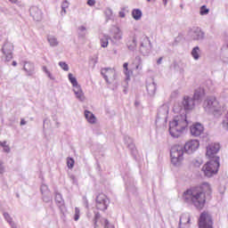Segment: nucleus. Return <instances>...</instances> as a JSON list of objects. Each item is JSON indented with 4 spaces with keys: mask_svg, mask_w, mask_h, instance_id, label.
Listing matches in <instances>:
<instances>
[{
    "mask_svg": "<svg viewBox=\"0 0 228 228\" xmlns=\"http://www.w3.org/2000/svg\"><path fill=\"white\" fill-rule=\"evenodd\" d=\"M148 2H151V0H147Z\"/></svg>",
    "mask_w": 228,
    "mask_h": 228,
    "instance_id": "nucleus-48",
    "label": "nucleus"
},
{
    "mask_svg": "<svg viewBox=\"0 0 228 228\" xmlns=\"http://www.w3.org/2000/svg\"><path fill=\"white\" fill-rule=\"evenodd\" d=\"M98 218H99V216L98 215H96L95 216V228H97L98 227V225H97V220H98Z\"/></svg>",
    "mask_w": 228,
    "mask_h": 228,
    "instance_id": "nucleus-39",
    "label": "nucleus"
},
{
    "mask_svg": "<svg viewBox=\"0 0 228 228\" xmlns=\"http://www.w3.org/2000/svg\"><path fill=\"white\" fill-rule=\"evenodd\" d=\"M203 108L211 110V111H222L225 108V104L221 103L216 97H210L204 101Z\"/></svg>",
    "mask_w": 228,
    "mask_h": 228,
    "instance_id": "nucleus-5",
    "label": "nucleus"
},
{
    "mask_svg": "<svg viewBox=\"0 0 228 228\" xmlns=\"http://www.w3.org/2000/svg\"><path fill=\"white\" fill-rule=\"evenodd\" d=\"M20 126H26V120L21 119L20 120Z\"/></svg>",
    "mask_w": 228,
    "mask_h": 228,
    "instance_id": "nucleus-40",
    "label": "nucleus"
},
{
    "mask_svg": "<svg viewBox=\"0 0 228 228\" xmlns=\"http://www.w3.org/2000/svg\"><path fill=\"white\" fill-rule=\"evenodd\" d=\"M12 67H17V61H12Z\"/></svg>",
    "mask_w": 228,
    "mask_h": 228,
    "instance_id": "nucleus-42",
    "label": "nucleus"
},
{
    "mask_svg": "<svg viewBox=\"0 0 228 228\" xmlns=\"http://www.w3.org/2000/svg\"><path fill=\"white\" fill-rule=\"evenodd\" d=\"M87 4H88L89 6H94V5L95 4V0H88V1H87Z\"/></svg>",
    "mask_w": 228,
    "mask_h": 228,
    "instance_id": "nucleus-35",
    "label": "nucleus"
},
{
    "mask_svg": "<svg viewBox=\"0 0 228 228\" xmlns=\"http://www.w3.org/2000/svg\"><path fill=\"white\" fill-rule=\"evenodd\" d=\"M9 1H10V3H12V4H17L18 0H9Z\"/></svg>",
    "mask_w": 228,
    "mask_h": 228,
    "instance_id": "nucleus-41",
    "label": "nucleus"
},
{
    "mask_svg": "<svg viewBox=\"0 0 228 228\" xmlns=\"http://www.w3.org/2000/svg\"><path fill=\"white\" fill-rule=\"evenodd\" d=\"M4 216L5 220L8 222V224H10L12 228H17V224H15V223L13 222V219L10 217V214L4 213Z\"/></svg>",
    "mask_w": 228,
    "mask_h": 228,
    "instance_id": "nucleus-18",
    "label": "nucleus"
},
{
    "mask_svg": "<svg viewBox=\"0 0 228 228\" xmlns=\"http://www.w3.org/2000/svg\"><path fill=\"white\" fill-rule=\"evenodd\" d=\"M73 92L77 97V99H78V101H85L86 97H85V93H83V89H81V86H77L76 87H73Z\"/></svg>",
    "mask_w": 228,
    "mask_h": 228,
    "instance_id": "nucleus-13",
    "label": "nucleus"
},
{
    "mask_svg": "<svg viewBox=\"0 0 228 228\" xmlns=\"http://www.w3.org/2000/svg\"><path fill=\"white\" fill-rule=\"evenodd\" d=\"M190 215L183 214L180 217V225H186V224H190Z\"/></svg>",
    "mask_w": 228,
    "mask_h": 228,
    "instance_id": "nucleus-16",
    "label": "nucleus"
},
{
    "mask_svg": "<svg viewBox=\"0 0 228 228\" xmlns=\"http://www.w3.org/2000/svg\"><path fill=\"white\" fill-rule=\"evenodd\" d=\"M200 38H204V32L200 28H197L194 32V40H200Z\"/></svg>",
    "mask_w": 228,
    "mask_h": 228,
    "instance_id": "nucleus-20",
    "label": "nucleus"
},
{
    "mask_svg": "<svg viewBox=\"0 0 228 228\" xmlns=\"http://www.w3.org/2000/svg\"><path fill=\"white\" fill-rule=\"evenodd\" d=\"M165 1V4H167V0H164Z\"/></svg>",
    "mask_w": 228,
    "mask_h": 228,
    "instance_id": "nucleus-46",
    "label": "nucleus"
},
{
    "mask_svg": "<svg viewBox=\"0 0 228 228\" xmlns=\"http://www.w3.org/2000/svg\"><path fill=\"white\" fill-rule=\"evenodd\" d=\"M3 53L5 55V60L11 61L13 60V45L12 43H6L3 46Z\"/></svg>",
    "mask_w": 228,
    "mask_h": 228,
    "instance_id": "nucleus-10",
    "label": "nucleus"
},
{
    "mask_svg": "<svg viewBox=\"0 0 228 228\" xmlns=\"http://www.w3.org/2000/svg\"><path fill=\"white\" fill-rule=\"evenodd\" d=\"M134 45H136V41L135 40H134Z\"/></svg>",
    "mask_w": 228,
    "mask_h": 228,
    "instance_id": "nucleus-44",
    "label": "nucleus"
},
{
    "mask_svg": "<svg viewBox=\"0 0 228 228\" xmlns=\"http://www.w3.org/2000/svg\"><path fill=\"white\" fill-rule=\"evenodd\" d=\"M102 76H103L105 81L107 83L110 81V79H115L117 76V71L113 68H102L101 70Z\"/></svg>",
    "mask_w": 228,
    "mask_h": 228,
    "instance_id": "nucleus-9",
    "label": "nucleus"
},
{
    "mask_svg": "<svg viewBox=\"0 0 228 228\" xmlns=\"http://www.w3.org/2000/svg\"><path fill=\"white\" fill-rule=\"evenodd\" d=\"M79 215H80L79 208H75V216H74L75 222H77V220H79Z\"/></svg>",
    "mask_w": 228,
    "mask_h": 228,
    "instance_id": "nucleus-31",
    "label": "nucleus"
},
{
    "mask_svg": "<svg viewBox=\"0 0 228 228\" xmlns=\"http://www.w3.org/2000/svg\"><path fill=\"white\" fill-rule=\"evenodd\" d=\"M0 174H4V166L3 164H0Z\"/></svg>",
    "mask_w": 228,
    "mask_h": 228,
    "instance_id": "nucleus-36",
    "label": "nucleus"
},
{
    "mask_svg": "<svg viewBox=\"0 0 228 228\" xmlns=\"http://www.w3.org/2000/svg\"><path fill=\"white\" fill-rule=\"evenodd\" d=\"M48 42L53 47H56V45H58V39L54 37H48Z\"/></svg>",
    "mask_w": 228,
    "mask_h": 228,
    "instance_id": "nucleus-26",
    "label": "nucleus"
},
{
    "mask_svg": "<svg viewBox=\"0 0 228 228\" xmlns=\"http://www.w3.org/2000/svg\"><path fill=\"white\" fill-rule=\"evenodd\" d=\"M190 129L192 136H200L204 133V126L200 123H194Z\"/></svg>",
    "mask_w": 228,
    "mask_h": 228,
    "instance_id": "nucleus-11",
    "label": "nucleus"
},
{
    "mask_svg": "<svg viewBox=\"0 0 228 228\" xmlns=\"http://www.w3.org/2000/svg\"><path fill=\"white\" fill-rule=\"evenodd\" d=\"M206 95V92H204V89H200L199 91H196L194 93V99H200V97H204Z\"/></svg>",
    "mask_w": 228,
    "mask_h": 228,
    "instance_id": "nucleus-25",
    "label": "nucleus"
},
{
    "mask_svg": "<svg viewBox=\"0 0 228 228\" xmlns=\"http://www.w3.org/2000/svg\"><path fill=\"white\" fill-rule=\"evenodd\" d=\"M186 127H188L186 116H176L169 122V133L173 138H179Z\"/></svg>",
    "mask_w": 228,
    "mask_h": 228,
    "instance_id": "nucleus-2",
    "label": "nucleus"
},
{
    "mask_svg": "<svg viewBox=\"0 0 228 228\" xmlns=\"http://www.w3.org/2000/svg\"><path fill=\"white\" fill-rule=\"evenodd\" d=\"M136 69H140V66H139V65H137V66H136Z\"/></svg>",
    "mask_w": 228,
    "mask_h": 228,
    "instance_id": "nucleus-45",
    "label": "nucleus"
},
{
    "mask_svg": "<svg viewBox=\"0 0 228 228\" xmlns=\"http://www.w3.org/2000/svg\"><path fill=\"white\" fill-rule=\"evenodd\" d=\"M74 163H75L74 159H72V158H68L67 159L68 167L74 168Z\"/></svg>",
    "mask_w": 228,
    "mask_h": 228,
    "instance_id": "nucleus-30",
    "label": "nucleus"
},
{
    "mask_svg": "<svg viewBox=\"0 0 228 228\" xmlns=\"http://www.w3.org/2000/svg\"><path fill=\"white\" fill-rule=\"evenodd\" d=\"M199 228H213V217L209 212L204 211L198 220Z\"/></svg>",
    "mask_w": 228,
    "mask_h": 228,
    "instance_id": "nucleus-6",
    "label": "nucleus"
},
{
    "mask_svg": "<svg viewBox=\"0 0 228 228\" xmlns=\"http://www.w3.org/2000/svg\"><path fill=\"white\" fill-rule=\"evenodd\" d=\"M171 162L179 165L184 159V150L181 145H174L170 151Z\"/></svg>",
    "mask_w": 228,
    "mask_h": 228,
    "instance_id": "nucleus-4",
    "label": "nucleus"
},
{
    "mask_svg": "<svg viewBox=\"0 0 228 228\" xmlns=\"http://www.w3.org/2000/svg\"><path fill=\"white\" fill-rule=\"evenodd\" d=\"M34 69V66L33 64L27 62L24 65V70H26V72H33Z\"/></svg>",
    "mask_w": 228,
    "mask_h": 228,
    "instance_id": "nucleus-27",
    "label": "nucleus"
},
{
    "mask_svg": "<svg viewBox=\"0 0 228 228\" xmlns=\"http://www.w3.org/2000/svg\"><path fill=\"white\" fill-rule=\"evenodd\" d=\"M211 193V185L204 183L198 187H192L185 191L183 194L184 200H199L202 195H209Z\"/></svg>",
    "mask_w": 228,
    "mask_h": 228,
    "instance_id": "nucleus-1",
    "label": "nucleus"
},
{
    "mask_svg": "<svg viewBox=\"0 0 228 228\" xmlns=\"http://www.w3.org/2000/svg\"><path fill=\"white\" fill-rule=\"evenodd\" d=\"M200 147V142L197 139L189 140L184 144V151L185 152H188L189 154H191V152H195Z\"/></svg>",
    "mask_w": 228,
    "mask_h": 228,
    "instance_id": "nucleus-8",
    "label": "nucleus"
},
{
    "mask_svg": "<svg viewBox=\"0 0 228 228\" xmlns=\"http://www.w3.org/2000/svg\"><path fill=\"white\" fill-rule=\"evenodd\" d=\"M163 61V57H160L157 63L158 65H161V62Z\"/></svg>",
    "mask_w": 228,
    "mask_h": 228,
    "instance_id": "nucleus-38",
    "label": "nucleus"
},
{
    "mask_svg": "<svg viewBox=\"0 0 228 228\" xmlns=\"http://www.w3.org/2000/svg\"><path fill=\"white\" fill-rule=\"evenodd\" d=\"M193 205L197 208V209H203L204 206H206L205 200H194Z\"/></svg>",
    "mask_w": 228,
    "mask_h": 228,
    "instance_id": "nucleus-19",
    "label": "nucleus"
},
{
    "mask_svg": "<svg viewBox=\"0 0 228 228\" xmlns=\"http://www.w3.org/2000/svg\"><path fill=\"white\" fill-rule=\"evenodd\" d=\"M209 13V9L206 5H203L200 9V15H208Z\"/></svg>",
    "mask_w": 228,
    "mask_h": 228,
    "instance_id": "nucleus-28",
    "label": "nucleus"
},
{
    "mask_svg": "<svg viewBox=\"0 0 228 228\" xmlns=\"http://www.w3.org/2000/svg\"><path fill=\"white\" fill-rule=\"evenodd\" d=\"M96 208H97V209H100L101 211H104V210L108 209V207H106L105 201H97Z\"/></svg>",
    "mask_w": 228,
    "mask_h": 228,
    "instance_id": "nucleus-23",
    "label": "nucleus"
},
{
    "mask_svg": "<svg viewBox=\"0 0 228 228\" xmlns=\"http://www.w3.org/2000/svg\"><path fill=\"white\" fill-rule=\"evenodd\" d=\"M109 13H111V11H110V10H109Z\"/></svg>",
    "mask_w": 228,
    "mask_h": 228,
    "instance_id": "nucleus-47",
    "label": "nucleus"
},
{
    "mask_svg": "<svg viewBox=\"0 0 228 228\" xmlns=\"http://www.w3.org/2000/svg\"><path fill=\"white\" fill-rule=\"evenodd\" d=\"M132 16L134 17V20H140L142 19V11H140V9L133 10Z\"/></svg>",
    "mask_w": 228,
    "mask_h": 228,
    "instance_id": "nucleus-17",
    "label": "nucleus"
},
{
    "mask_svg": "<svg viewBox=\"0 0 228 228\" xmlns=\"http://www.w3.org/2000/svg\"><path fill=\"white\" fill-rule=\"evenodd\" d=\"M79 29H80V31H85V29H86V28H85V27H80Z\"/></svg>",
    "mask_w": 228,
    "mask_h": 228,
    "instance_id": "nucleus-43",
    "label": "nucleus"
},
{
    "mask_svg": "<svg viewBox=\"0 0 228 228\" xmlns=\"http://www.w3.org/2000/svg\"><path fill=\"white\" fill-rule=\"evenodd\" d=\"M85 117L89 124H95L97 122V118L90 110H85Z\"/></svg>",
    "mask_w": 228,
    "mask_h": 228,
    "instance_id": "nucleus-15",
    "label": "nucleus"
},
{
    "mask_svg": "<svg viewBox=\"0 0 228 228\" xmlns=\"http://www.w3.org/2000/svg\"><path fill=\"white\" fill-rule=\"evenodd\" d=\"M183 105L184 107V110H193V106H195V102L193 99L185 96L183 98Z\"/></svg>",
    "mask_w": 228,
    "mask_h": 228,
    "instance_id": "nucleus-14",
    "label": "nucleus"
},
{
    "mask_svg": "<svg viewBox=\"0 0 228 228\" xmlns=\"http://www.w3.org/2000/svg\"><path fill=\"white\" fill-rule=\"evenodd\" d=\"M104 228H113V227H108L110 225V222H108V219L103 220Z\"/></svg>",
    "mask_w": 228,
    "mask_h": 228,
    "instance_id": "nucleus-34",
    "label": "nucleus"
},
{
    "mask_svg": "<svg viewBox=\"0 0 228 228\" xmlns=\"http://www.w3.org/2000/svg\"><path fill=\"white\" fill-rule=\"evenodd\" d=\"M59 65H60V67H61L63 70H66V71L69 70V65L66 64L65 62L61 61V62H59Z\"/></svg>",
    "mask_w": 228,
    "mask_h": 228,
    "instance_id": "nucleus-32",
    "label": "nucleus"
},
{
    "mask_svg": "<svg viewBox=\"0 0 228 228\" xmlns=\"http://www.w3.org/2000/svg\"><path fill=\"white\" fill-rule=\"evenodd\" d=\"M129 63H127V62H125L124 64H123V68H124V69H125V74L127 76V74H129Z\"/></svg>",
    "mask_w": 228,
    "mask_h": 228,
    "instance_id": "nucleus-33",
    "label": "nucleus"
},
{
    "mask_svg": "<svg viewBox=\"0 0 228 228\" xmlns=\"http://www.w3.org/2000/svg\"><path fill=\"white\" fill-rule=\"evenodd\" d=\"M1 147H3L4 152H10V146L6 143V141L0 142Z\"/></svg>",
    "mask_w": 228,
    "mask_h": 228,
    "instance_id": "nucleus-29",
    "label": "nucleus"
},
{
    "mask_svg": "<svg viewBox=\"0 0 228 228\" xmlns=\"http://www.w3.org/2000/svg\"><path fill=\"white\" fill-rule=\"evenodd\" d=\"M29 12L34 20H37V21L42 20V11L38 7H36V6L31 7Z\"/></svg>",
    "mask_w": 228,
    "mask_h": 228,
    "instance_id": "nucleus-12",
    "label": "nucleus"
},
{
    "mask_svg": "<svg viewBox=\"0 0 228 228\" xmlns=\"http://www.w3.org/2000/svg\"><path fill=\"white\" fill-rule=\"evenodd\" d=\"M218 168H220V158H216V160L209 159L202 167V172L206 177H213L216 174H218Z\"/></svg>",
    "mask_w": 228,
    "mask_h": 228,
    "instance_id": "nucleus-3",
    "label": "nucleus"
},
{
    "mask_svg": "<svg viewBox=\"0 0 228 228\" xmlns=\"http://www.w3.org/2000/svg\"><path fill=\"white\" fill-rule=\"evenodd\" d=\"M219 151H220V144L216 142H212L207 146L206 157L208 159H213L214 161H216V158H220L216 156Z\"/></svg>",
    "mask_w": 228,
    "mask_h": 228,
    "instance_id": "nucleus-7",
    "label": "nucleus"
},
{
    "mask_svg": "<svg viewBox=\"0 0 228 228\" xmlns=\"http://www.w3.org/2000/svg\"><path fill=\"white\" fill-rule=\"evenodd\" d=\"M119 17H120L121 19H124V17H126V12H119Z\"/></svg>",
    "mask_w": 228,
    "mask_h": 228,
    "instance_id": "nucleus-37",
    "label": "nucleus"
},
{
    "mask_svg": "<svg viewBox=\"0 0 228 228\" xmlns=\"http://www.w3.org/2000/svg\"><path fill=\"white\" fill-rule=\"evenodd\" d=\"M108 40H110V37L103 35L102 37H101V39H100L101 46L107 47L108 44H109Z\"/></svg>",
    "mask_w": 228,
    "mask_h": 228,
    "instance_id": "nucleus-21",
    "label": "nucleus"
},
{
    "mask_svg": "<svg viewBox=\"0 0 228 228\" xmlns=\"http://www.w3.org/2000/svg\"><path fill=\"white\" fill-rule=\"evenodd\" d=\"M199 53H200V48L199 46H196L191 51V56L194 58V60H199Z\"/></svg>",
    "mask_w": 228,
    "mask_h": 228,
    "instance_id": "nucleus-24",
    "label": "nucleus"
},
{
    "mask_svg": "<svg viewBox=\"0 0 228 228\" xmlns=\"http://www.w3.org/2000/svg\"><path fill=\"white\" fill-rule=\"evenodd\" d=\"M69 80L70 81L73 88H75L76 86H79V85L77 84V79L75 78L74 75H72V73L69 74Z\"/></svg>",
    "mask_w": 228,
    "mask_h": 228,
    "instance_id": "nucleus-22",
    "label": "nucleus"
}]
</instances>
